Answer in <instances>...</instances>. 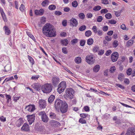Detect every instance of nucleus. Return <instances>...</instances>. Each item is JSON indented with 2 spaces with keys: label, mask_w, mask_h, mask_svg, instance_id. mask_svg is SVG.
I'll return each instance as SVG.
<instances>
[{
  "label": "nucleus",
  "mask_w": 135,
  "mask_h": 135,
  "mask_svg": "<svg viewBox=\"0 0 135 135\" xmlns=\"http://www.w3.org/2000/svg\"><path fill=\"white\" fill-rule=\"evenodd\" d=\"M43 33L49 37H55L56 36V31L53 26L49 23H47L43 27Z\"/></svg>",
  "instance_id": "nucleus-1"
},
{
  "label": "nucleus",
  "mask_w": 135,
  "mask_h": 135,
  "mask_svg": "<svg viewBox=\"0 0 135 135\" xmlns=\"http://www.w3.org/2000/svg\"><path fill=\"white\" fill-rule=\"evenodd\" d=\"M66 94L64 95L65 99L67 100H71L74 98V94L75 91L72 88H67L65 91Z\"/></svg>",
  "instance_id": "nucleus-2"
},
{
  "label": "nucleus",
  "mask_w": 135,
  "mask_h": 135,
  "mask_svg": "<svg viewBox=\"0 0 135 135\" xmlns=\"http://www.w3.org/2000/svg\"><path fill=\"white\" fill-rule=\"evenodd\" d=\"M52 88V86L51 84L47 83L42 86L41 90L44 93L48 94L51 92Z\"/></svg>",
  "instance_id": "nucleus-3"
},
{
  "label": "nucleus",
  "mask_w": 135,
  "mask_h": 135,
  "mask_svg": "<svg viewBox=\"0 0 135 135\" xmlns=\"http://www.w3.org/2000/svg\"><path fill=\"white\" fill-rule=\"evenodd\" d=\"M38 115L40 116L43 122L46 123L48 122L49 119L44 111L40 112L38 113Z\"/></svg>",
  "instance_id": "nucleus-4"
},
{
  "label": "nucleus",
  "mask_w": 135,
  "mask_h": 135,
  "mask_svg": "<svg viewBox=\"0 0 135 135\" xmlns=\"http://www.w3.org/2000/svg\"><path fill=\"white\" fill-rule=\"evenodd\" d=\"M35 129L36 131L41 133H43L45 131V129L44 126L38 123L35 124Z\"/></svg>",
  "instance_id": "nucleus-5"
},
{
  "label": "nucleus",
  "mask_w": 135,
  "mask_h": 135,
  "mask_svg": "<svg viewBox=\"0 0 135 135\" xmlns=\"http://www.w3.org/2000/svg\"><path fill=\"white\" fill-rule=\"evenodd\" d=\"M64 102L59 99H57L55 102L54 107L56 110H58L60 106V105L63 103Z\"/></svg>",
  "instance_id": "nucleus-6"
},
{
  "label": "nucleus",
  "mask_w": 135,
  "mask_h": 135,
  "mask_svg": "<svg viewBox=\"0 0 135 135\" xmlns=\"http://www.w3.org/2000/svg\"><path fill=\"white\" fill-rule=\"evenodd\" d=\"M61 105L60 110L61 112L63 113L66 112L68 109V105L66 102L65 101Z\"/></svg>",
  "instance_id": "nucleus-7"
},
{
  "label": "nucleus",
  "mask_w": 135,
  "mask_h": 135,
  "mask_svg": "<svg viewBox=\"0 0 135 135\" xmlns=\"http://www.w3.org/2000/svg\"><path fill=\"white\" fill-rule=\"evenodd\" d=\"M86 61L89 64H92L94 62L95 59L92 55H87L86 57Z\"/></svg>",
  "instance_id": "nucleus-8"
},
{
  "label": "nucleus",
  "mask_w": 135,
  "mask_h": 135,
  "mask_svg": "<svg viewBox=\"0 0 135 135\" xmlns=\"http://www.w3.org/2000/svg\"><path fill=\"white\" fill-rule=\"evenodd\" d=\"M28 121L29 124L31 125L34 122L35 119V115L33 114L31 115H28L27 116Z\"/></svg>",
  "instance_id": "nucleus-9"
},
{
  "label": "nucleus",
  "mask_w": 135,
  "mask_h": 135,
  "mask_svg": "<svg viewBox=\"0 0 135 135\" xmlns=\"http://www.w3.org/2000/svg\"><path fill=\"white\" fill-rule=\"evenodd\" d=\"M125 135H135V128L131 127L129 128Z\"/></svg>",
  "instance_id": "nucleus-10"
},
{
  "label": "nucleus",
  "mask_w": 135,
  "mask_h": 135,
  "mask_svg": "<svg viewBox=\"0 0 135 135\" xmlns=\"http://www.w3.org/2000/svg\"><path fill=\"white\" fill-rule=\"evenodd\" d=\"M119 57L118 53L117 52H113L111 55V59L113 62L116 61Z\"/></svg>",
  "instance_id": "nucleus-11"
},
{
  "label": "nucleus",
  "mask_w": 135,
  "mask_h": 135,
  "mask_svg": "<svg viewBox=\"0 0 135 135\" xmlns=\"http://www.w3.org/2000/svg\"><path fill=\"white\" fill-rule=\"evenodd\" d=\"M59 79L57 76H54L52 78V82L53 85L55 87H56L60 82Z\"/></svg>",
  "instance_id": "nucleus-12"
},
{
  "label": "nucleus",
  "mask_w": 135,
  "mask_h": 135,
  "mask_svg": "<svg viewBox=\"0 0 135 135\" xmlns=\"http://www.w3.org/2000/svg\"><path fill=\"white\" fill-rule=\"evenodd\" d=\"M70 25L73 27H76L78 25V22L76 19L72 18L69 20Z\"/></svg>",
  "instance_id": "nucleus-13"
},
{
  "label": "nucleus",
  "mask_w": 135,
  "mask_h": 135,
  "mask_svg": "<svg viewBox=\"0 0 135 135\" xmlns=\"http://www.w3.org/2000/svg\"><path fill=\"white\" fill-rule=\"evenodd\" d=\"M39 107L41 109L45 108L46 106V102L45 100L42 99L40 100L39 101Z\"/></svg>",
  "instance_id": "nucleus-14"
},
{
  "label": "nucleus",
  "mask_w": 135,
  "mask_h": 135,
  "mask_svg": "<svg viewBox=\"0 0 135 135\" xmlns=\"http://www.w3.org/2000/svg\"><path fill=\"white\" fill-rule=\"evenodd\" d=\"M25 109L29 112H32L35 110V106L34 105H29L27 106Z\"/></svg>",
  "instance_id": "nucleus-15"
},
{
  "label": "nucleus",
  "mask_w": 135,
  "mask_h": 135,
  "mask_svg": "<svg viewBox=\"0 0 135 135\" xmlns=\"http://www.w3.org/2000/svg\"><path fill=\"white\" fill-rule=\"evenodd\" d=\"M35 13L36 15L42 16L44 13V10L43 9H40L39 10L35 9Z\"/></svg>",
  "instance_id": "nucleus-16"
},
{
  "label": "nucleus",
  "mask_w": 135,
  "mask_h": 135,
  "mask_svg": "<svg viewBox=\"0 0 135 135\" xmlns=\"http://www.w3.org/2000/svg\"><path fill=\"white\" fill-rule=\"evenodd\" d=\"M32 86V87L36 90L39 91L40 90V84L38 83H34Z\"/></svg>",
  "instance_id": "nucleus-17"
},
{
  "label": "nucleus",
  "mask_w": 135,
  "mask_h": 135,
  "mask_svg": "<svg viewBox=\"0 0 135 135\" xmlns=\"http://www.w3.org/2000/svg\"><path fill=\"white\" fill-rule=\"evenodd\" d=\"M22 130L27 131L29 130V126L27 123H25L21 128Z\"/></svg>",
  "instance_id": "nucleus-18"
},
{
  "label": "nucleus",
  "mask_w": 135,
  "mask_h": 135,
  "mask_svg": "<svg viewBox=\"0 0 135 135\" xmlns=\"http://www.w3.org/2000/svg\"><path fill=\"white\" fill-rule=\"evenodd\" d=\"M49 116L50 119H55L56 118V114L52 112L49 113Z\"/></svg>",
  "instance_id": "nucleus-19"
},
{
  "label": "nucleus",
  "mask_w": 135,
  "mask_h": 135,
  "mask_svg": "<svg viewBox=\"0 0 135 135\" xmlns=\"http://www.w3.org/2000/svg\"><path fill=\"white\" fill-rule=\"evenodd\" d=\"M58 85L59 87H60L62 88L63 89H65L66 87V82L65 81H62Z\"/></svg>",
  "instance_id": "nucleus-20"
},
{
  "label": "nucleus",
  "mask_w": 135,
  "mask_h": 135,
  "mask_svg": "<svg viewBox=\"0 0 135 135\" xmlns=\"http://www.w3.org/2000/svg\"><path fill=\"white\" fill-rule=\"evenodd\" d=\"M100 68V66L99 65H96L93 69V71L94 72L97 73L98 72Z\"/></svg>",
  "instance_id": "nucleus-21"
},
{
  "label": "nucleus",
  "mask_w": 135,
  "mask_h": 135,
  "mask_svg": "<svg viewBox=\"0 0 135 135\" xmlns=\"http://www.w3.org/2000/svg\"><path fill=\"white\" fill-rule=\"evenodd\" d=\"M55 98V96L53 95H51L48 99V102L49 103L51 104Z\"/></svg>",
  "instance_id": "nucleus-22"
},
{
  "label": "nucleus",
  "mask_w": 135,
  "mask_h": 135,
  "mask_svg": "<svg viewBox=\"0 0 135 135\" xmlns=\"http://www.w3.org/2000/svg\"><path fill=\"white\" fill-rule=\"evenodd\" d=\"M74 61L76 64H79L81 62L82 59L81 57H77L75 58Z\"/></svg>",
  "instance_id": "nucleus-23"
},
{
  "label": "nucleus",
  "mask_w": 135,
  "mask_h": 135,
  "mask_svg": "<svg viewBox=\"0 0 135 135\" xmlns=\"http://www.w3.org/2000/svg\"><path fill=\"white\" fill-rule=\"evenodd\" d=\"M4 28H5V34L7 35H9L11 33V31L8 27L6 26H5Z\"/></svg>",
  "instance_id": "nucleus-24"
},
{
  "label": "nucleus",
  "mask_w": 135,
  "mask_h": 135,
  "mask_svg": "<svg viewBox=\"0 0 135 135\" xmlns=\"http://www.w3.org/2000/svg\"><path fill=\"white\" fill-rule=\"evenodd\" d=\"M23 120L22 119L20 118L16 123V125L18 127H19L23 124Z\"/></svg>",
  "instance_id": "nucleus-25"
},
{
  "label": "nucleus",
  "mask_w": 135,
  "mask_h": 135,
  "mask_svg": "<svg viewBox=\"0 0 135 135\" xmlns=\"http://www.w3.org/2000/svg\"><path fill=\"white\" fill-rule=\"evenodd\" d=\"M50 123L51 124V126L52 127H55L56 125L57 124L58 122L54 120H51L50 121Z\"/></svg>",
  "instance_id": "nucleus-26"
},
{
  "label": "nucleus",
  "mask_w": 135,
  "mask_h": 135,
  "mask_svg": "<svg viewBox=\"0 0 135 135\" xmlns=\"http://www.w3.org/2000/svg\"><path fill=\"white\" fill-rule=\"evenodd\" d=\"M61 43L64 46H66L68 44V41L67 39H65L61 40Z\"/></svg>",
  "instance_id": "nucleus-27"
},
{
  "label": "nucleus",
  "mask_w": 135,
  "mask_h": 135,
  "mask_svg": "<svg viewBox=\"0 0 135 135\" xmlns=\"http://www.w3.org/2000/svg\"><path fill=\"white\" fill-rule=\"evenodd\" d=\"M4 71L8 72L10 71L11 69V66L9 65H7L4 67Z\"/></svg>",
  "instance_id": "nucleus-28"
},
{
  "label": "nucleus",
  "mask_w": 135,
  "mask_h": 135,
  "mask_svg": "<svg viewBox=\"0 0 135 135\" xmlns=\"http://www.w3.org/2000/svg\"><path fill=\"white\" fill-rule=\"evenodd\" d=\"M133 41L134 40H131L128 41L126 44V46L128 47L132 45L133 43Z\"/></svg>",
  "instance_id": "nucleus-29"
},
{
  "label": "nucleus",
  "mask_w": 135,
  "mask_h": 135,
  "mask_svg": "<svg viewBox=\"0 0 135 135\" xmlns=\"http://www.w3.org/2000/svg\"><path fill=\"white\" fill-rule=\"evenodd\" d=\"M94 42L92 38H90L88 40L87 43L88 45H90L93 44Z\"/></svg>",
  "instance_id": "nucleus-30"
},
{
  "label": "nucleus",
  "mask_w": 135,
  "mask_h": 135,
  "mask_svg": "<svg viewBox=\"0 0 135 135\" xmlns=\"http://www.w3.org/2000/svg\"><path fill=\"white\" fill-rule=\"evenodd\" d=\"M124 78V75L120 73L119 74L118 76V79L120 81H122Z\"/></svg>",
  "instance_id": "nucleus-31"
},
{
  "label": "nucleus",
  "mask_w": 135,
  "mask_h": 135,
  "mask_svg": "<svg viewBox=\"0 0 135 135\" xmlns=\"http://www.w3.org/2000/svg\"><path fill=\"white\" fill-rule=\"evenodd\" d=\"M49 1L48 0H45L43 1L41 3L42 6L45 7L47 6L49 4Z\"/></svg>",
  "instance_id": "nucleus-32"
},
{
  "label": "nucleus",
  "mask_w": 135,
  "mask_h": 135,
  "mask_svg": "<svg viewBox=\"0 0 135 135\" xmlns=\"http://www.w3.org/2000/svg\"><path fill=\"white\" fill-rule=\"evenodd\" d=\"M122 12V10H121L118 11H114L115 14L116 16L117 17H119L121 15V12Z\"/></svg>",
  "instance_id": "nucleus-33"
},
{
  "label": "nucleus",
  "mask_w": 135,
  "mask_h": 135,
  "mask_svg": "<svg viewBox=\"0 0 135 135\" xmlns=\"http://www.w3.org/2000/svg\"><path fill=\"white\" fill-rule=\"evenodd\" d=\"M1 15L3 19L4 22H7V19L6 18V15L4 13H3L1 14Z\"/></svg>",
  "instance_id": "nucleus-34"
},
{
  "label": "nucleus",
  "mask_w": 135,
  "mask_h": 135,
  "mask_svg": "<svg viewBox=\"0 0 135 135\" xmlns=\"http://www.w3.org/2000/svg\"><path fill=\"white\" fill-rule=\"evenodd\" d=\"M78 16L79 18L82 20L84 19L85 17L84 14L83 13H80L79 14Z\"/></svg>",
  "instance_id": "nucleus-35"
},
{
  "label": "nucleus",
  "mask_w": 135,
  "mask_h": 135,
  "mask_svg": "<svg viewBox=\"0 0 135 135\" xmlns=\"http://www.w3.org/2000/svg\"><path fill=\"white\" fill-rule=\"evenodd\" d=\"M92 32L90 30H88L86 31L85 35L87 37H89L91 35Z\"/></svg>",
  "instance_id": "nucleus-36"
},
{
  "label": "nucleus",
  "mask_w": 135,
  "mask_h": 135,
  "mask_svg": "<svg viewBox=\"0 0 135 135\" xmlns=\"http://www.w3.org/2000/svg\"><path fill=\"white\" fill-rule=\"evenodd\" d=\"M105 17L107 19H110L112 18V16L110 13H108L105 15Z\"/></svg>",
  "instance_id": "nucleus-37"
},
{
  "label": "nucleus",
  "mask_w": 135,
  "mask_h": 135,
  "mask_svg": "<svg viewBox=\"0 0 135 135\" xmlns=\"http://www.w3.org/2000/svg\"><path fill=\"white\" fill-rule=\"evenodd\" d=\"M101 9V7L99 6H97L94 7L93 8V10L95 11H98Z\"/></svg>",
  "instance_id": "nucleus-38"
},
{
  "label": "nucleus",
  "mask_w": 135,
  "mask_h": 135,
  "mask_svg": "<svg viewBox=\"0 0 135 135\" xmlns=\"http://www.w3.org/2000/svg\"><path fill=\"white\" fill-rule=\"evenodd\" d=\"M65 89H63L62 88H61L60 87H59V85H58L57 90L58 92L60 94Z\"/></svg>",
  "instance_id": "nucleus-39"
},
{
  "label": "nucleus",
  "mask_w": 135,
  "mask_h": 135,
  "mask_svg": "<svg viewBox=\"0 0 135 135\" xmlns=\"http://www.w3.org/2000/svg\"><path fill=\"white\" fill-rule=\"evenodd\" d=\"M56 7L53 4L49 6V9L50 10H53L56 9Z\"/></svg>",
  "instance_id": "nucleus-40"
},
{
  "label": "nucleus",
  "mask_w": 135,
  "mask_h": 135,
  "mask_svg": "<svg viewBox=\"0 0 135 135\" xmlns=\"http://www.w3.org/2000/svg\"><path fill=\"white\" fill-rule=\"evenodd\" d=\"M40 76L39 75H33L31 77V79L32 80H37L39 78Z\"/></svg>",
  "instance_id": "nucleus-41"
},
{
  "label": "nucleus",
  "mask_w": 135,
  "mask_h": 135,
  "mask_svg": "<svg viewBox=\"0 0 135 135\" xmlns=\"http://www.w3.org/2000/svg\"><path fill=\"white\" fill-rule=\"evenodd\" d=\"M21 96H19V97H16L15 95H14L13 97V100L15 102H16L17 100H18L19 99L21 98Z\"/></svg>",
  "instance_id": "nucleus-42"
},
{
  "label": "nucleus",
  "mask_w": 135,
  "mask_h": 135,
  "mask_svg": "<svg viewBox=\"0 0 135 135\" xmlns=\"http://www.w3.org/2000/svg\"><path fill=\"white\" fill-rule=\"evenodd\" d=\"M112 44L113 47L114 48H116L118 45V41L116 40H114Z\"/></svg>",
  "instance_id": "nucleus-43"
},
{
  "label": "nucleus",
  "mask_w": 135,
  "mask_h": 135,
  "mask_svg": "<svg viewBox=\"0 0 135 135\" xmlns=\"http://www.w3.org/2000/svg\"><path fill=\"white\" fill-rule=\"evenodd\" d=\"M72 6L74 7H77L78 5L77 1H73L72 3Z\"/></svg>",
  "instance_id": "nucleus-44"
},
{
  "label": "nucleus",
  "mask_w": 135,
  "mask_h": 135,
  "mask_svg": "<svg viewBox=\"0 0 135 135\" xmlns=\"http://www.w3.org/2000/svg\"><path fill=\"white\" fill-rule=\"evenodd\" d=\"M108 23L111 24H115L117 23V21L113 19L111 20L108 21Z\"/></svg>",
  "instance_id": "nucleus-45"
},
{
  "label": "nucleus",
  "mask_w": 135,
  "mask_h": 135,
  "mask_svg": "<svg viewBox=\"0 0 135 135\" xmlns=\"http://www.w3.org/2000/svg\"><path fill=\"white\" fill-rule=\"evenodd\" d=\"M116 70V68L115 66H113L110 68L109 72L110 73H114Z\"/></svg>",
  "instance_id": "nucleus-46"
},
{
  "label": "nucleus",
  "mask_w": 135,
  "mask_h": 135,
  "mask_svg": "<svg viewBox=\"0 0 135 135\" xmlns=\"http://www.w3.org/2000/svg\"><path fill=\"white\" fill-rule=\"evenodd\" d=\"M28 59L30 62L31 63L32 65H33L34 62L33 58L31 57L28 56Z\"/></svg>",
  "instance_id": "nucleus-47"
},
{
  "label": "nucleus",
  "mask_w": 135,
  "mask_h": 135,
  "mask_svg": "<svg viewBox=\"0 0 135 135\" xmlns=\"http://www.w3.org/2000/svg\"><path fill=\"white\" fill-rule=\"evenodd\" d=\"M99 50V47L98 46H95L93 49V52H96L98 50Z\"/></svg>",
  "instance_id": "nucleus-48"
},
{
  "label": "nucleus",
  "mask_w": 135,
  "mask_h": 135,
  "mask_svg": "<svg viewBox=\"0 0 135 135\" xmlns=\"http://www.w3.org/2000/svg\"><path fill=\"white\" fill-rule=\"evenodd\" d=\"M132 70L131 68L128 69L126 72L127 74L128 75H131Z\"/></svg>",
  "instance_id": "nucleus-49"
},
{
  "label": "nucleus",
  "mask_w": 135,
  "mask_h": 135,
  "mask_svg": "<svg viewBox=\"0 0 135 135\" xmlns=\"http://www.w3.org/2000/svg\"><path fill=\"white\" fill-rule=\"evenodd\" d=\"M86 41L84 40H81L80 41V46H84L85 43Z\"/></svg>",
  "instance_id": "nucleus-50"
},
{
  "label": "nucleus",
  "mask_w": 135,
  "mask_h": 135,
  "mask_svg": "<svg viewBox=\"0 0 135 135\" xmlns=\"http://www.w3.org/2000/svg\"><path fill=\"white\" fill-rule=\"evenodd\" d=\"M46 20L45 18L44 17H43L41 18L40 20V22L41 24H44Z\"/></svg>",
  "instance_id": "nucleus-51"
},
{
  "label": "nucleus",
  "mask_w": 135,
  "mask_h": 135,
  "mask_svg": "<svg viewBox=\"0 0 135 135\" xmlns=\"http://www.w3.org/2000/svg\"><path fill=\"white\" fill-rule=\"evenodd\" d=\"M86 28V26L85 25H83L81 26L80 27L79 30L81 31H83L85 30Z\"/></svg>",
  "instance_id": "nucleus-52"
},
{
  "label": "nucleus",
  "mask_w": 135,
  "mask_h": 135,
  "mask_svg": "<svg viewBox=\"0 0 135 135\" xmlns=\"http://www.w3.org/2000/svg\"><path fill=\"white\" fill-rule=\"evenodd\" d=\"M78 40L76 38L74 39L71 41V42L72 44L74 45L75 44L78 42Z\"/></svg>",
  "instance_id": "nucleus-53"
},
{
  "label": "nucleus",
  "mask_w": 135,
  "mask_h": 135,
  "mask_svg": "<svg viewBox=\"0 0 135 135\" xmlns=\"http://www.w3.org/2000/svg\"><path fill=\"white\" fill-rule=\"evenodd\" d=\"M79 122L81 124H85L86 123V121L85 119H84L82 118H80V119Z\"/></svg>",
  "instance_id": "nucleus-54"
},
{
  "label": "nucleus",
  "mask_w": 135,
  "mask_h": 135,
  "mask_svg": "<svg viewBox=\"0 0 135 135\" xmlns=\"http://www.w3.org/2000/svg\"><path fill=\"white\" fill-rule=\"evenodd\" d=\"M103 17L101 16H98L97 19V21L98 22H101L103 20Z\"/></svg>",
  "instance_id": "nucleus-55"
},
{
  "label": "nucleus",
  "mask_w": 135,
  "mask_h": 135,
  "mask_svg": "<svg viewBox=\"0 0 135 135\" xmlns=\"http://www.w3.org/2000/svg\"><path fill=\"white\" fill-rule=\"evenodd\" d=\"M93 32L95 33H97V28L96 26H93L92 28Z\"/></svg>",
  "instance_id": "nucleus-56"
},
{
  "label": "nucleus",
  "mask_w": 135,
  "mask_h": 135,
  "mask_svg": "<svg viewBox=\"0 0 135 135\" xmlns=\"http://www.w3.org/2000/svg\"><path fill=\"white\" fill-rule=\"evenodd\" d=\"M108 12V10L106 9H102L100 11L101 13H106Z\"/></svg>",
  "instance_id": "nucleus-57"
},
{
  "label": "nucleus",
  "mask_w": 135,
  "mask_h": 135,
  "mask_svg": "<svg viewBox=\"0 0 135 135\" xmlns=\"http://www.w3.org/2000/svg\"><path fill=\"white\" fill-rule=\"evenodd\" d=\"M116 85L122 90H124L125 89L124 87L121 84H116Z\"/></svg>",
  "instance_id": "nucleus-58"
},
{
  "label": "nucleus",
  "mask_w": 135,
  "mask_h": 135,
  "mask_svg": "<svg viewBox=\"0 0 135 135\" xmlns=\"http://www.w3.org/2000/svg\"><path fill=\"white\" fill-rule=\"evenodd\" d=\"M6 97L7 99V102H8L9 100H11V97L10 95H8L7 94H6Z\"/></svg>",
  "instance_id": "nucleus-59"
},
{
  "label": "nucleus",
  "mask_w": 135,
  "mask_h": 135,
  "mask_svg": "<svg viewBox=\"0 0 135 135\" xmlns=\"http://www.w3.org/2000/svg\"><path fill=\"white\" fill-rule=\"evenodd\" d=\"M88 114H80V116L83 118H85L86 117H87L88 116Z\"/></svg>",
  "instance_id": "nucleus-60"
},
{
  "label": "nucleus",
  "mask_w": 135,
  "mask_h": 135,
  "mask_svg": "<svg viewBox=\"0 0 135 135\" xmlns=\"http://www.w3.org/2000/svg\"><path fill=\"white\" fill-rule=\"evenodd\" d=\"M19 9L21 11H23L25 9L24 6L23 4H21L20 7Z\"/></svg>",
  "instance_id": "nucleus-61"
},
{
  "label": "nucleus",
  "mask_w": 135,
  "mask_h": 135,
  "mask_svg": "<svg viewBox=\"0 0 135 135\" xmlns=\"http://www.w3.org/2000/svg\"><path fill=\"white\" fill-rule=\"evenodd\" d=\"M62 51L64 54H67L68 53L66 47H63L62 48Z\"/></svg>",
  "instance_id": "nucleus-62"
},
{
  "label": "nucleus",
  "mask_w": 135,
  "mask_h": 135,
  "mask_svg": "<svg viewBox=\"0 0 135 135\" xmlns=\"http://www.w3.org/2000/svg\"><path fill=\"white\" fill-rule=\"evenodd\" d=\"M62 24L63 26H66L67 25V21L66 20H63L62 22Z\"/></svg>",
  "instance_id": "nucleus-63"
},
{
  "label": "nucleus",
  "mask_w": 135,
  "mask_h": 135,
  "mask_svg": "<svg viewBox=\"0 0 135 135\" xmlns=\"http://www.w3.org/2000/svg\"><path fill=\"white\" fill-rule=\"evenodd\" d=\"M84 110L86 112H88L90 111V109L89 107L88 106H85L84 108Z\"/></svg>",
  "instance_id": "nucleus-64"
}]
</instances>
